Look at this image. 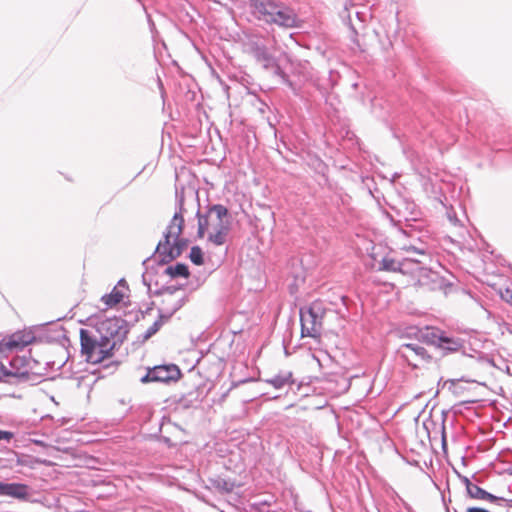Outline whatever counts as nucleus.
<instances>
[{"label": "nucleus", "instance_id": "1", "mask_svg": "<svg viewBox=\"0 0 512 512\" xmlns=\"http://www.w3.org/2000/svg\"><path fill=\"white\" fill-rule=\"evenodd\" d=\"M229 230L228 210L222 205H215L206 215L198 217V236L207 237L215 246L225 243Z\"/></svg>", "mask_w": 512, "mask_h": 512}, {"label": "nucleus", "instance_id": "2", "mask_svg": "<svg viewBox=\"0 0 512 512\" xmlns=\"http://www.w3.org/2000/svg\"><path fill=\"white\" fill-rule=\"evenodd\" d=\"M398 352L413 369H427L429 371L430 392L437 388L441 380L440 366L438 361L423 346L415 343H406L400 346Z\"/></svg>", "mask_w": 512, "mask_h": 512}, {"label": "nucleus", "instance_id": "3", "mask_svg": "<svg viewBox=\"0 0 512 512\" xmlns=\"http://www.w3.org/2000/svg\"><path fill=\"white\" fill-rule=\"evenodd\" d=\"M184 222L182 212H177L172 217L164 234V240L160 241L156 248L157 253L162 257V261L168 262L179 257L186 247V241L180 238Z\"/></svg>", "mask_w": 512, "mask_h": 512}, {"label": "nucleus", "instance_id": "4", "mask_svg": "<svg viewBox=\"0 0 512 512\" xmlns=\"http://www.w3.org/2000/svg\"><path fill=\"white\" fill-rule=\"evenodd\" d=\"M80 345L82 356H84L88 363L93 365L100 364L114 356L113 344L104 342L93 330H80Z\"/></svg>", "mask_w": 512, "mask_h": 512}, {"label": "nucleus", "instance_id": "5", "mask_svg": "<svg viewBox=\"0 0 512 512\" xmlns=\"http://www.w3.org/2000/svg\"><path fill=\"white\" fill-rule=\"evenodd\" d=\"M93 332L104 342L113 344L117 350L127 338L126 322L118 317L106 318L97 323Z\"/></svg>", "mask_w": 512, "mask_h": 512}, {"label": "nucleus", "instance_id": "6", "mask_svg": "<svg viewBox=\"0 0 512 512\" xmlns=\"http://www.w3.org/2000/svg\"><path fill=\"white\" fill-rule=\"evenodd\" d=\"M326 314L324 303L320 300L312 302L306 310H301L302 336L319 338L323 327V319Z\"/></svg>", "mask_w": 512, "mask_h": 512}, {"label": "nucleus", "instance_id": "7", "mask_svg": "<svg viewBox=\"0 0 512 512\" xmlns=\"http://www.w3.org/2000/svg\"><path fill=\"white\" fill-rule=\"evenodd\" d=\"M180 370L174 365H159L149 368L145 376L141 378L142 383L177 381L180 378Z\"/></svg>", "mask_w": 512, "mask_h": 512}, {"label": "nucleus", "instance_id": "8", "mask_svg": "<svg viewBox=\"0 0 512 512\" xmlns=\"http://www.w3.org/2000/svg\"><path fill=\"white\" fill-rule=\"evenodd\" d=\"M30 343H32V335L30 333L16 332L10 336L4 337L0 341V358L5 356L8 352L22 349ZM2 369L3 365L0 367V371Z\"/></svg>", "mask_w": 512, "mask_h": 512}, {"label": "nucleus", "instance_id": "9", "mask_svg": "<svg viewBox=\"0 0 512 512\" xmlns=\"http://www.w3.org/2000/svg\"><path fill=\"white\" fill-rule=\"evenodd\" d=\"M128 291L129 288L125 280H120L109 294L102 296L101 301L106 308H113L124 300Z\"/></svg>", "mask_w": 512, "mask_h": 512}, {"label": "nucleus", "instance_id": "10", "mask_svg": "<svg viewBox=\"0 0 512 512\" xmlns=\"http://www.w3.org/2000/svg\"><path fill=\"white\" fill-rule=\"evenodd\" d=\"M275 13L269 17L270 23H276L285 27H293L296 24V16L292 10L286 7L276 5Z\"/></svg>", "mask_w": 512, "mask_h": 512}, {"label": "nucleus", "instance_id": "11", "mask_svg": "<svg viewBox=\"0 0 512 512\" xmlns=\"http://www.w3.org/2000/svg\"><path fill=\"white\" fill-rule=\"evenodd\" d=\"M276 5L272 0H252L253 13L266 22L276 12Z\"/></svg>", "mask_w": 512, "mask_h": 512}, {"label": "nucleus", "instance_id": "12", "mask_svg": "<svg viewBox=\"0 0 512 512\" xmlns=\"http://www.w3.org/2000/svg\"><path fill=\"white\" fill-rule=\"evenodd\" d=\"M466 490L468 495L477 500L487 501L491 503H495L497 501L504 500L503 498L494 496L493 494L485 491L478 485L472 483L469 479L465 478Z\"/></svg>", "mask_w": 512, "mask_h": 512}, {"label": "nucleus", "instance_id": "13", "mask_svg": "<svg viewBox=\"0 0 512 512\" xmlns=\"http://www.w3.org/2000/svg\"><path fill=\"white\" fill-rule=\"evenodd\" d=\"M0 494L18 499L28 496V486L18 483H2L0 482Z\"/></svg>", "mask_w": 512, "mask_h": 512}, {"label": "nucleus", "instance_id": "14", "mask_svg": "<svg viewBox=\"0 0 512 512\" xmlns=\"http://www.w3.org/2000/svg\"><path fill=\"white\" fill-rule=\"evenodd\" d=\"M250 52L257 59V61L261 62L264 65V67L268 68L274 66L275 62L273 57L270 55L266 47H264L263 45L254 43L251 47Z\"/></svg>", "mask_w": 512, "mask_h": 512}, {"label": "nucleus", "instance_id": "15", "mask_svg": "<svg viewBox=\"0 0 512 512\" xmlns=\"http://www.w3.org/2000/svg\"><path fill=\"white\" fill-rule=\"evenodd\" d=\"M438 346L448 352H457L462 348V344L453 338L440 336L437 342Z\"/></svg>", "mask_w": 512, "mask_h": 512}, {"label": "nucleus", "instance_id": "16", "mask_svg": "<svg viewBox=\"0 0 512 512\" xmlns=\"http://www.w3.org/2000/svg\"><path fill=\"white\" fill-rule=\"evenodd\" d=\"M267 382L273 387L280 389L287 384L293 383L292 374L290 372H286L284 374L275 375L271 379L267 380Z\"/></svg>", "mask_w": 512, "mask_h": 512}, {"label": "nucleus", "instance_id": "17", "mask_svg": "<svg viewBox=\"0 0 512 512\" xmlns=\"http://www.w3.org/2000/svg\"><path fill=\"white\" fill-rule=\"evenodd\" d=\"M214 485L218 490L226 493L232 492L236 487L240 486V484L236 483L234 480L221 477H218L216 480H214Z\"/></svg>", "mask_w": 512, "mask_h": 512}, {"label": "nucleus", "instance_id": "18", "mask_svg": "<svg viewBox=\"0 0 512 512\" xmlns=\"http://www.w3.org/2000/svg\"><path fill=\"white\" fill-rule=\"evenodd\" d=\"M167 274H169L171 277H188L189 276V270L188 267L185 264L178 263L174 266H169L166 269Z\"/></svg>", "mask_w": 512, "mask_h": 512}, {"label": "nucleus", "instance_id": "19", "mask_svg": "<svg viewBox=\"0 0 512 512\" xmlns=\"http://www.w3.org/2000/svg\"><path fill=\"white\" fill-rule=\"evenodd\" d=\"M190 259L194 264L201 265L203 263L202 250L197 246L192 247L190 251Z\"/></svg>", "mask_w": 512, "mask_h": 512}, {"label": "nucleus", "instance_id": "20", "mask_svg": "<svg viewBox=\"0 0 512 512\" xmlns=\"http://www.w3.org/2000/svg\"><path fill=\"white\" fill-rule=\"evenodd\" d=\"M380 269L384 270V271H393L394 272L397 270V263L395 260H393L391 258H383V260L381 261Z\"/></svg>", "mask_w": 512, "mask_h": 512}, {"label": "nucleus", "instance_id": "21", "mask_svg": "<svg viewBox=\"0 0 512 512\" xmlns=\"http://www.w3.org/2000/svg\"><path fill=\"white\" fill-rule=\"evenodd\" d=\"M501 298L512 307V289L505 288L500 291Z\"/></svg>", "mask_w": 512, "mask_h": 512}, {"label": "nucleus", "instance_id": "22", "mask_svg": "<svg viewBox=\"0 0 512 512\" xmlns=\"http://www.w3.org/2000/svg\"><path fill=\"white\" fill-rule=\"evenodd\" d=\"M451 385L454 387L453 393L455 395H460V393H461V382L458 381V380L457 381H452Z\"/></svg>", "mask_w": 512, "mask_h": 512}, {"label": "nucleus", "instance_id": "23", "mask_svg": "<svg viewBox=\"0 0 512 512\" xmlns=\"http://www.w3.org/2000/svg\"><path fill=\"white\" fill-rule=\"evenodd\" d=\"M159 327H160V323L154 322V324L148 330V335L150 336V335L154 334L155 332H157Z\"/></svg>", "mask_w": 512, "mask_h": 512}, {"label": "nucleus", "instance_id": "24", "mask_svg": "<svg viewBox=\"0 0 512 512\" xmlns=\"http://www.w3.org/2000/svg\"><path fill=\"white\" fill-rule=\"evenodd\" d=\"M11 437H12V434L10 432L0 430V441L4 440V439L10 440Z\"/></svg>", "mask_w": 512, "mask_h": 512}, {"label": "nucleus", "instance_id": "25", "mask_svg": "<svg viewBox=\"0 0 512 512\" xmlns=\"http://www.w3.org/2000/svg\"><path fill=\"white\" fill-rule=\"evenodd\" d=\"M467 512H489L488 510L480 507H470L467 509Z\"/></svg>", "mask_w": 512, "mask_h": 512}, {"label": "nucleus", "instance_id": "26", "mask_svg": "<svg viewBox=\"0 0 512 512\" xmlns=\"http://www.w3.org/2000/svg\"><path fill=\"white\" fill-rule=\"evenodd\" d=\"M34 461L41 462V463H46V464H54V462L52 460L45 459V458H40V457L34 458Z\"/></svg>", "mask_w": 512, "mask_h": 512}, {"label": "nucleus", "instance_id": "27", "mask_svg": "<svg viewBox=\"0 0 512 512\" xmlns=\"http://www.w3.org/2000/svg\"><path fill=\"white\" fill-rule=\"evenodd\" d=\"M34 444H35V445H39V444H40V442H39L38 440H34Z\"/></svg>", "mask_w": 512, "mask_h": 512}]
</instances>
